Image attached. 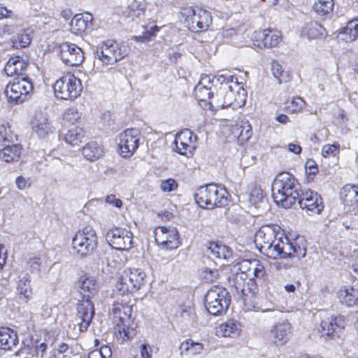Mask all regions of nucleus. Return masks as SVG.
<instances>
[{
    "instance_id": "nucleus-1",
    "label": "nucleus",
    "mask_w": 358,
    "mask_h": 358,
    "mask_svg": "<svg viewBox=\"0 0 358 358\" xmlns=\"http://www.w3.org/2000/svg\"><path fill=\"white\" fill-rule=\"evenodd\" d=\"M300 185L294 176L287 172L277 176L272 185V196L278 206L291 208L299 197Z\"/></svg>"
},
{
    "instance_id": "nucleus-2",
    "label": "nucleus",
    "mask_w": 358,
    "mask_h": 358,
    "mask_svg": "<svg viewBox=\"0 0 358 358\" xmlns=\"http://www.w3.org/2000/svg\"><path fill=\"white\" fill-rule=\"evenodd\" d=\"M234 83L238 90H241L235 94L233 87L229 85V83H234V77L230 75H220L217 76V80L220 82L221 86L217 90L215 94H213L209 101V108L212 110H219L225 107L234 105L241 106L245 103L244 90L239 87L237 78H235Z\"/></svg>"
},
{
    "instance_id": "nucleus-3",
    "label": "nucleus",
    "mask_w": 358,
    "mask_h": 358,
    "mask_svg": "<svg viewBox=\"0 0 358 358\" xmlns=\"http://www.w3.org/2000/svg\"><path fill=\"white\" fill-rule=\"evenodd\" d=\"M272 241L268 245L264 246L261 252L269 258L297 257L301 259L306 256V248L301 247L294 241H292L286 236H278Z\"/></svg>"
},
{
    "instance_id": "nucleus-4",
    "label": "nucleus",
    "mask_w": 358,
    "mask_h": 358,
    "mask_svg": "<svg viewBox=\"0 0 358 358\" xmlns=\"http://www.w3.org/2000/svg\"><path fill=\"white\" fill-rule=\"evenodd\" d=\"M227 195L224 188L210 184L200 187L194 194V199L201 208L213 209L226 206L228 203Z\"/></svg>"
},
{
    "instance_id": "nucleus-5",
    "label": "nucleus",
    "mask_w": 358,
    "mask_h": 358,
    "mask_svg": "<svg viewBox=\"0 0 358 358\" xmlns=\"http://www.w3.org/2000/svg\"><path fill=\"white\" fill-rule=\"evenodd\" d=\"M129 52V48L124 43H118L116 41L108 40L101 42L96 48L97 59L103 66L113 65L122 59Z\"/></svg>"
},
{
    "instance_id": "nucleus-6",
    "label": "nucleus",
    "mask_w": 358,
    "mask_h": 358,
    "mask_svg": "<svg viewBox=\"0 0 358 358\" xmlns=\"http://www.w3.org/2000/svg\"><path fill=\"white\" fill-rule=\"evenodd\" d=\"M180 14L186 27L193 32L206 31L212 22L210 13L197 6L183 7Z\"/></svg>"
},
{
    "instance_id": "nucleus-7",
    "label": "nucleus",
    "mask_w": 358,
    "mask_h": 358,
    "mask_svg": "<svg viewBox=\"0 0 358 358\" xmlns=\"http://www.w3.org/2000/svg\"><path fill=\"white\" fill-rule=\"evenodd\" d=\"M230 303L228 291L221 286H213L205 295V306L213 315H220L226 312Z\"/></svg>"
},
{
    "instance_id": "nucleus-8",
    "label": "nucleus",
    "mask_w": 358,
    "mask_h": 358,
    "mask_svg": "<svg viewBox=\"0 0 358 358\" xmlns=\"http://www.w3.org/2000/svg\"><path fill=\"white\" fill-rule=\"evenodd\" d=\"M97 236L91 226H85L79 230L72 238V248L80 257L91 255L96 248Z\"/></svg>"
},
{
    "instance_id": "nucleus-9",
    "label": "nucleus",
    "mask_w": 358,
    "mask_h": 358,
    "mask_svg": "<svg viewBox=\"0 0 358 358\" xmlns=\"http://www.w3.org/2000/svg\"><path fill=\"white\" fill-rule=\"evenodd\" d=\"M55 96L61 99H73L81 93L80 80L73 74L68 73L58 79L53 85Z\"/></svg>"
},
{
    "instance_id": "nucleus-10",
    "label": "nucleus",
    "mask_w": 358,
    "mask_h": 358,
    "mask_svg": "<svg viewBox=\"0 0 358 358\" xmlns=\"http://www.w3.org/2000/svg\"><path fill=\"white\" fill-rule=\"evenodd\" d=\"M33 90V85L27 77H15L6 85L4 94L8 102L20 103L24 102Z\"/></svg>"
},
{
    "instance_id": "nucleus-11",
    "label": "nucleus",
    "mask_w": 358,
    "mask_h": 358,
    "mask_svg": "<svg viewBox=\"0 0 358 358\" xmlns=\"http://www.w3.org/2000/svg\"><path fill=\"white\" fill-rule=\"evenodd\" d=\"M145 274L138 268H127L122 271L116 284L121 295L138 291L143 284Z\"/></svg>"
},
{
    "instance_id": "nucleus-12",
    "label": "nucleus",
    "mask_w": 358,
    "mask_h": 358,
    "mask_svg": "<svg viewBox=\"0 0 358 358\" xmlns=\"http://www.w3.org/2000/svg\"><path fill=\"white\" fill-rule=\"evenodd\" d=\"M131 312V306L126 303H117L113 308L115 330L119 333L122 339L125 337L129 338V324Z\"/></svg>"
},
{
    "instance_id": "nucleus-13",
    "label": "nucleus",
    "mask_w": 358,
    "mask_h": 358,
    "mask_svg": "<svg viewBox=\"0 0 358 358\" xmlns=\"http://www.w3.org/2000/svg\"><path fill=\"white\" fill-rule=\"evenodd\" d=\"M157 244L164 250H173L180 246L179 234L173 227H158L154 231Z\"/></svg>"
},
{
    "instance_id": "nucleus-14",
    "label": "nucleus",
    "mask_w": 358,
    "mask_h": 358,
    "mask_svg": "<svg viewBox=\"0 0 358 358\" xmlns=\"http://www.w3.org/2000/svg\"><path fill=\"white\" fill-rule=\"evenodd\" d=\"M106 240L113 248L127 251L132 247L133 234L126 229L115 227L108 231Z\"/></svg>"
},
{
    "instance_id": "nucleus-15",
    "label": "nucleus",
    "mask_w": 358,
    "mask_h": 358,
    "mask_svg": "<svg viewBox=\"0 0 358 358\" xmlns=\"http://www.w3.org/2000/svg\"><path fill=\"white\" fill-rule=\"evenodd\" d=\"M297 199L300 208L309 215H319L324 208L321 196L310 189L302 192Z\"/></svg>"
},
{
    "instance_id": "nucleus-16",
    "label": "nucleus",
    "mask_w": 358,
    "mask_h": 358,
    "mask_svg": "<svg viewBox=\"0 0 358 358\" xmlns=\"http://www.w3.org/2000/svg\"><path fill=\"white\" fill-rule=\"evenodd\" d=\"M139 131L136 129H128L119 135V149L123 157H130L138 148Z\"/></svg>"
},
{
    "instance_id": "nucleus-17",
    "label": "nucleus",
    "mask_w": 358,
    "mask_h": 358,
    "mask_svg": "<svg viewBox=\"0 0 358 358\" xmlns=\"http://www.w3.org/2000/svg\"><path fill=\"white\" fill-rule=\"evenodd\" d=\"M292 327L289 322L283 320L272 325L266 335L267 340L276 346L285 345L292 334Z\"/></svg>"
},
{
    "instance_id": "nucleus-18",
    "label": "nucleus",
    "mask_w": 358,
    "mask_h": 358,
    "mask_svg": "<svg viewBox=\"0 0 358 358\" xmlns=\"http://www.w3.org/2000/svg\"><path fill=\"white\" fill-rule=\"evenodd\" d=\"M196 136L189 129H184L176 135L174 150L182 155L192 156L196 148Z\"/></svg>"
},
{
    "instance_id": "nucleus-19",
    "label": "nucleus",
    "mask_w": 358,
    "mask_h": 358,
    "mask_svg": "<svg viewBox=\"0 0 358 358\" xmlns=\"http://www.w3.org/2000/svg\"><path fill=\"white\" fill-rule=\"evenodd\" d=\"M61 60L67 66H78L84 60V53L80 48L74 43L66 42L58 48Z\"/></svg>"
},
{
    "instance_id": "nucleus-20",
    "label": "nucleus",
    "mask_w": 358,
    "mask_h": 358,
    "mask_svg": "<svg viewBox=\"0 0 358 358\" xmlns=\"http://www.w3.org/2000/svg\"><path fill=\"white\" fill-rule=\"evenodd\" d=\"M231 271L246 274L250 280L255 278L262 279L266 274L264 265L257 259H243L234 265Z\"/></svg>"
},
{
    "instance_id": "nucleus-21",
    "label": "nucleus",
    "mask_w": 358,
    "mask_h": 358,
    "mask_svg": "<svg viewBox=\"0 0 358 358\" xmlns=\"http://www.w3.org/2000/svg\"><path fill=\"white\" fill-rule=\"evenodd\" d=\"M94 315V305L90 299H85L78 302L76 320L78 322L80 331H85L87 329Z\"/></svg>"
},
{
    "instance_id": "nucleus-22",
    "label": "nucleus",
    "mask_w": 358,
    "mask_h": 358,
    "mask_svg": "<svg viewBox=\"0 0 358 358\" xmlns=\"http://www.w3.org/2000/svg\"><path fill=\"white\" fill-rule=\"evenodd\" d=\"M31 127L33 133L40 138H48L55 130L48 115L41 112L35 113L31 122Z\"/></svg>"
},
{
    "instance_id": "nucleus-23",
    "label": "nucleus",
    "mask_w": 358,
    "mask_h": 358,
    "mask_svg": "<svg viewBox=\"0 0 358 358\" xmlns=\"http://www.w3.org/2000/svg\"><path fill=\"white\" fill-rule=\"evenodd\" d=\"M254 45L259 48H273L277 46L281 41L280 31L266 29L253 34Z\"/></svg>"
},
{
    "instance_id": "nucleus-24",
    "label": "nucleus",
    "mask_w": 358,
    "mask_h": 358,
    "mask_svg": "<svg viewBox=\"0 0 358 358\" xmlns=\"http://www.w3.org/2000/svg\"><path fill=\"white\" fill-rule=\"evenodd\" d=\"M279 227L273 225H264L259 228L255 236V243L260 252L264 246L268 245L276 236L281 235Z\"/></svg>"
},
{
    "instance_id": "nucleus-25",
    "label": "nucleus",
    "mask_w": 358,
    "mask_h": 358,
    "mask_svg": "<svg viewBox=\"0 0 358 358\" xmlns=\"http://www.w3.org/2000/svg\"><path fill=\"white\" fill-rule=\"evenodd\" d=\"M247 310L271 312L277 310L275 303L265 297L256 298L252 294L243 299Z\"/></svg>"
},
{
    "instance_id": "nucleus-26",
    "label": "nucleus",
    "mask_w": 358,
    "mask_h": 358,
    "mask_svg": "<svg viewBox=\"0 0 358 358\" xmlns=\"http://www.w3.org/2000/svg\"><path fill=\"white\" fill-rule=\"evenodd\" d=\"M343 328L344 319L341 316H331L321 322V333L328 336H339Z\"/></svg>"
},
{
    "instance_id": "nucleus-27",
    "label": "nucleus",
    "mask_w": 358,
    "mask_h": 358,
    "mask_svg": "<svg viewBox=\"0 0 358 358\" xmlns=\"http://www.w3.org/2000/svg\"><path fill=\"white\" fill-rule=\"evenodd\" d=\"M92 16L89 13L77 14L71 20L70 31L76 35L84 33L92 27Z\"/></svg>"
},
{
    "instance_id": "nucleus-28",
    "label": "nucleus",
    "mask_w": 358,
    "mask_h": 358,
    "mask_svg": "<svg viewBox=\"0 0 358 358\" xmlns=\"http://www.w3.org/2000/svg\"><path fill=\"white\" fill-rule=\"evenodd\" d=\"M77 287L83 298L90 299L97 292V283L94 277L83 275L80 277Z\"/></svg>"
},
{
    "instance_id": "nucleus-29",
    "label": "nucleus",
    "mask_w": 358,
    "mask_h": 358,
    "mask_svg": "<svg viewBox=\"0 0 358 358\" xmlns=\"http://www.w3.org/2000/svg\"><path fill=\"white\" fill-rule=\"evenodd\" d=\"M343 203L346 206H358V185L346 184L340 192Z\"/></svg>"
},
{
    "instance_id": "nucleus-30",
    "label": "nucleus",
    "mask_w": 358,
    "mask_h": 358,
    "mask_svg": "<svg viewBox=\"0 0 358 358\" xmlns=\"http://www.w3.org/2000/svg\"><path fill=\"white\" fill-rule=\"evenodd\" d=\"M241 331L240 322L231 319L221 323L216 330V334L219 336L234 338L237 336Z\"/></svg>"
},
{
    "instance_id": "nucleus-31",
    "label": "nucleus",
    "mask_w": 358,
    "mask_h": 358,
    "mask_svg": "<svg viewBox=\"0 0 358 358\" xmlns=\"http://www.w3.org/2000/svg\"><path fill=\"white\" fill-rule=\"evenodd\" d=\"M18 343L17 334L10 328H0V348L11 350Z\"/></svg>"
},
{
    "instance_id": "nucleus-32",
    "label": "nucleus",
    "mask_w": 358,
    "mask_h": 358,
    "mask_svg": "<svg viewBox=\"0 0 358 358\" xmlns=\"http://www.w3.org/2000/svg\"><path fill=\"white\" fill-rule=\"evenodd\" d=\"M301 34L309 40L318 39L324 37L325 34L324 28L315 21L306 22L302 27Z\"/></svg>"
},
{
    "instance_id": "nucleus-33",
    "label": "nucleus",
    "mask_w": 358,
    "mask_h": 358,
    "mask_svg": "<svg viewBox=\"0 0 358 358\" xmlns=\"http://www.w3.org/2000/svg\"><path fill=\"white\" fill-rule=\"evenodd\" d=\"M209 256L217 259L229 260L232 257V250L218 243H210L207 248Z\"/></svg>"
},
{
    "instance_id": "nucleus-34",
    "label": "nucleus",
    "mask_w": 358,
    "mask_h": 358,
    "mask_svg": "<svg viewBox=\"0 0 358 358\" xmlns=\"http://www.w3.org/2000/svg\"><path fill=\"white\" fill-rule=\"evenodd\" d=\"M341 303L347 306H354L358 303V289L352 287H343L338 292Z\"/></svg>"
},
{
    "instance_id": "nucleus-35",
    "label": "nucleus",
    "mask_w": 358,
    "mask_h": 358,
    "mask_svg": "<svg viewBox=\"0 0 358 358\" xmlns=\"http://www.w3.org/2000/svg\"><path fill=\"white\" fill-rule=\"evenodd\" d=\"M27 67V63L20 57L10 58L6 63L4 71L8 76L23 77L22 72Z\"/></svg>"
},
{
    "instance_id": "nucleus-36",
    "label": "nucleus",
    "mask_w": 358,
    "mask_h": 358,
    "mask_svg": "<svg viewBox=\"0 0 358 358\" xmlns=\"http://www.w3.org/2000/svg\"><path fill=\"white\" fill-rule=\"evenodd\" d=\"M231 134L241 141L248 140L252 134V127L247 120H240L231 125Z\"/></svg>"
},
{
    "instance_id": "nucleus-37",
    "label": "nucleus",
    "mask_w": 358,
    "mask_h": 358,
    "mask_svg": "<svg viewBox=\"0 0 358 358\" xmlns=\"http://www.w3.org/2000/svg\"><path fill=\"white\" fill-rule=\"evenodd\" d=\"M82 154L86 159L94 162L103 155V149L97 142L91 141L83 148Z\"/></svg>"
},
{
    "instance_id": "nucleus-38",
    "label": "nucleus",
    "mask_w": 358,
    "mask_h": 358,
    "mask_svg": "<svg viewBox=\"0 0 358 358\" xmlns=\"http://www.w3.org/2000/svg\"><path fill=\"white\" fill-rule=\"evenodd\" d=\"M203 345L201 343L195 342L192 339H187L180 345L181 356H195L200 355L203 350Z\"/></svg>"
},
{
    "instance_id": "nucleus-39",
    "label": "nucleus",
    "mask_w": 358,
    "mask_h": 358,
    "mask_svg": "<svg viewBox=\"0 0 358 358\" xmlns=\"http://www.w3.org/2000/svg\"><path fill=\"white\" fill-rule=\"evenodd\" d=\"M30 282V275L28 273H21L18 275L17 291L20 297H23L25 301H27L32 294Z\"/></svg>"
},
{
    "instance_id": "nucleus-40",
    "label": "nucleus",
    "mask_w": 358,
    "mask_h": 358,
    "mask_svg": "<svg viewBox=\"0 0 358 358\" xmlns=\"http://www.w3.org/2000/svg\"><path fill=\"white\" fill-rule=\"evenodd\" d=\"M229 282L231 287H234L236 291L243 294V298L248 296L245 293V281L248 279L246 274L240 272H234L231 270V274L229 276Z\"/></svg>"
},
{
    "instance_id": "nucleus-41",
    "label": "nucleus",
    "mask_w": 358,
    "mask_h": 358,
    "mask_svg": "<svg viewBox=\"0 0 358 358\" xmlns=\"http://www.w3.org/2000/svg\"><path fill=\"white\" fill-rule=\"evenodd\" d=\"M21 148L19 145H6L0 150V159L6 162L17 161L20 158Z\"/></svg>"
},
{
    "instance_id": "nucleus-42",
    "label": "nucleus",
    "mask_w": 358,
    "mask_h": 358,
    "mask_svg": "<svg viewBox=\"0 0 358 358\" xmlns=\"http://www.w3.org/2000/svg\"><path fill=\"white\" fill-rule=\"evenodd\" d=\"M341 34L346 42L355 41L358 37V19L348 22Z\"/></svg>"
},
{
    "instance_id": "nucleus-43",
    "label": "nucleus",
    "mask_w": 358,
    "mask_h": 358,
    "mask_svg": "<svg viewBox=\"0 0 358 358\" xmlns=\"http://www.w3.org/2000/svg\"><path fill=\"white\" fill-rule=\"evenodd\" d=\"M85 137V132L81 127H74L65 134L66 142L73 146L78 145Z\"/></svg>"
},
{
    "instance_id": "nucleus-44",
    "label": "nucleus",
    "mask_w": 358,
    "mask_h": 358,
    "mask_svg": "<svg viewBox=\"0 0 358 358\" xmlns=\"http://www.w3.org/2000/svg\"><path fill=\"white\" fill-rule=\"evenodd\" d=\"M31 41V33L29 30H22L13 36L12 43L15 48L27 47Z\"/></svg>"
},
{
    "instance_id": "nucleus-45",
    "label": "nucleus",
    "mask_w": 358,
    "mask_h": 358,
    "mask_svg": "<svg viewBox=\"0 0 358 358\" xmlns=\"http://www.w3.org/2000/svg\"><path fill=\"white\" fill-rule=\"evenodd\" d=\"M271 71L273 76L278 80L279 83H287L291 79L289 72L285 71L282 66L277 61L272 62Z\"/></svg>"
},
{
    "instance_id": "nucleus-46",
    "label": "nucleus",
    "mask_w": 358,
    "mask_h": 358,
    "mask_svg": "<svg viewBox=\"0 0 358 358\" xmlns=\"http://www.w3.org/2000/svg\"><path fill=\"white\" fill-rule=\"evenodd\" d=\"M334 6L333 0H317L313 8L318 15L324 16L331 13Z\"/></svg>"
},
{
    "instance_id": "nucleus-47",
    "label": "nucleus",
    "mask_w": 358,
    "mask_h": 358,
    "mask_svg": "<svg viewBox=\"0 0 358 358\" xmlns=\"http://www.w3.org/2000/svg\"><path fill=\"white\" fill-rule=\"evenodd\" d=\"M305 101L300 96L294 97L285 103V108L290 113L301 111L305 106Z\"/></svg>"
},
{
    "instance_id": "nucleus-48",
    "label": "nucleus",
    "mask_w": 358,
    "mask_h": 358,
    "mask_svg": "<svg viewBox=\"0 0 358 358\" xmlns=\"http://www.w3.org/2000/svg\"><path fill=\"white\" fill-rule=\"evenodd\" d=\"M194 96L199 101H203L209 103L213 93L211 92V88L201 87V86H196L194 90Z\"/></svg>"
},
{
    "instance_id": "nucleus-49",
    "label": "nucleus",
    "mask_w": 358,
    "mask_h": 358,
    "mask_svg": "<svg viewBox=\"0 0 358 358\" xmlns=\"http://www.w3.org/2000/svg\"><path fill=\"white\" fill-rule=\"evenodd\" d=\"M81 113L76 108H69L64 113V120L71 124H75L80 119Z\"/></svg>"
},
{
    "instance_id": "nucleus-50",
    "label": "nucleus",
    "mask_w": 358,
    "mask_h": 358,
    "mask_svg": "<svg viewBox=\"0 0 358 358\" xmlns=\"http://www.w3.org/2000/svg\"><path fill=\"white\" fill-rule=\"evenodd\" d=\"M111 355L110 347L103 345L99 350H95L90 352L88 358H111Z\"/></svg>"
},
{
    "instance_id": "nucleus-51",
    "label": "nucleus",
    "mask_w": 358,
    "mask_h": 358,
    "mask_svg": "<svg viewBox=\"0 0 358 358\" xmlns=\"http://www.w3.org/2000/svg\"><path fill=\"white\" fill-rule=\"evenodd\" d=\"M48 350V345L45 342H41L36 341L33 347V352L36 353V355H33L30 358H43ZM29 358V357H27Z\"/></svg>"
},
{
    "instance_id": "nucleus-52",
    "label": "nucleus",
    "mask_w": 358,
    "mask_h": 358,
    "mask_svg": "<svg viewBox=\"0 0 358 358\" xmlns=\"http://www.w3.org/2000/svg\"><path fill=\"white\" fill-rule=\"evenodd\" d=\"M13 134L8 122L0 123V141H10Z\"/></svg>"
},
{
    "instance_id": "nucleus-53",
    "label": "nucleus",
    "mask_w": 358,
    "mask_h": 358,
    "mask_svg": "<svg viewBox=\"0 0 358 358\" xmlns=\"http://www.w3.org/2000/svg\"><path fill=\"white\" fill-rule=\"evenodd\" d=\"M263 199V191L257 186H254L249 194V201L254 205L259 203Z\"/></svg>"
},
{
    "instance_id": "nucleus-54",
    "label": "nucleus",
    "mask_w": 358,
    "mask_h": 358,
    "mask_svg": "<svg viewBox=\"0 0 358 358\" xmlns=\"http://www.w3.org/2000/svg\"><path fill=\"white\" fill-rule=\"evenodd\" d=\"M339 144H327L322 147V155L324 157H329L330 156H336L339 152Z\"/></svg>"
},
{
    "instance_id": "nucleus-55",
    "label": "nucleus",
    "mask_w": 358,
    "mask_h": 358,
    "mask_svg": "<svg viewBox=\"0 0 358 358\" xmlns=\"http://www.w3.org/2000/svg\"><path fill=\"white\" fill-rule=\"evenodd\" d=\"M178 188L176 181L172 178L162 181L160 189L164 192H171L175 191Z\"/></svg>"
},
{
    "instance_id": "nucleus-56",
    "label": "nucleus",
    "mask_w": 358,
    "mask_h": 358,
    "mask_svg": "<svg viewBox=\"0 0 358 358\" xmlns=\"http://www.w3.org/2000/svg\"><path fill=\"white\" fill-rule=\"evenodd\" d=\"M318 172L317 164L313 160H308L306 162V173L309 180H313L314 176Z\"/></svg>"
},
{
    "instance_id": "nucleus-57",
    "label": "nucleus",
    "mask_w": 358,
    "mask_h": 358,
    "mask_svg": "<svg viewBox=\"0 0 358 358\" xmlns=\"http://www.w3.org/2000/svg\"><path fill=\"white\" fill-rule=\"evenodd\" d=\"M201 276L203 279L208 282H213L218 279L219 271L217 270L206 268L202 271Z\"/></svg>"
},
{
    "instance_id": "nucleus-58",
    "label": "nucleus",
    "mask_w": 358,
    "mask_h": 358,
    "mask_svg": "<svg viewBox=\"0 0 358 358\" xmlns=\"http://www.w3.org/2000/svg\"><path fill=\"white\" fill-rule=\"evenodd\" d=\"M141 358H152V349L148 343H143L140 348Z\"/></svg>"
},
{
    "instance_id": "nucleus-59",
    "label": "nucleus",
    "mask_w": 358,
    "mask_h": 358,
    "mask_svg": "<svg viewBox=\"0 0 358 358\" xmlns=\"http://www.w3.org/2000/svg\"><path fill=\"white\" fill-rule=\"evenodd\" d=\"M106 202L117 208H120L122 206V201L114 194L108 195L106 197Z\"/></svg>"
},
{
    "instance_id": "nucleus-60",
    "label": "nucleus",
    "mask_w": 358,
    "mask_h": 358,
    "mask_svg": "<svg viewBox=\"0 0 358 358\" xmlns=\"http://www.w3.org/2000/svg\"><path fill=\"white\" fill-rule=\"evenodd\" d=\"M196 86H201L203 88H211L212 80L210 77L209 76H203Z\"/></svg>"
},
{
    "instance_id": "nucleus-61",
    "label": "nucleus",
    "mask_w": 358,
    "mask_h": 358,
    "mask_svg": "<svg viewBox=\"0 0 358 358\" xmlns=\"http://www.w3.org/2000/svg\"><path fill=\"white\" fill-rule=\"evenodd\" d=\"M15 183H16L17 187L20 190H24L27 187L29 186V185L28 184V181L22 176L17 177L15 180Z\"/></svg>"
},
{
    "instance_id": "nucleus-62",
    "label": "nucleus",
    "mask_w": 358,
    "mask_h": 358,
    "mask_svg": "<svg viewBox=\"0 0 358 358\" xmlns=\"http://www.w3.org/2000/svg\"><path fill=\"white\" fill-rule=\"evenodd\" d=\"M28 264L32 269L38 270L41 264V260L39 257L31 258L29 260Z\"/></svg>"
},
{
    "instance_id": "nucleus-63",
    "label": "nucleus",
    "mask_w": 358,
    "mask_h": 358,
    "mask_svg": "<svg viewBox=\"0 0 358 358\" xmlns=\"http://www.w3.org/2000/svg\"><path fill=\"white\" fill-rule=\"evenodd\" d=\"M288 150L289 152H293L294 154H299L301 152V148L298 144L289 143L288 145Z\"/></svg>"
},
{
    "instance_id": "nucleus-64",
    "label": "nucleus",
    "mask_w": 358,
    "mask_h": 358,
    "mask_svg": "<svg viewBox=\"0 0 358 358\" xmlns=\"http://www.w3.org/2000/svg\"><path fill=\"white\" fill-rule=\"evenodd\" d=\"M276 120L282 124H287L289 122V117L284 114H280L276 117Z\"/></svg>"
}]
</instances>
